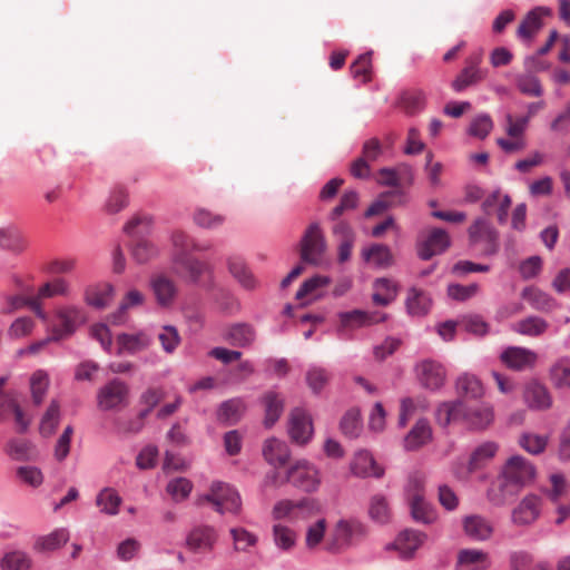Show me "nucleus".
I'll list each match as a JSON object with an SVG mask.
<instances>
[{
  "label": "nucleus",
  "instance_id": "obj_57",
  "mask_svg": "<svg viewBox=\"0 0 570 570\" xmlns=\"http://www.w3.org/2000/svg\"><path fill=\"white\" fill-rule=\"evenodd\" d=\"M128 205V193L125 187L116 186L106 200L105 210L108 214H116Z\"/></svg>",
  "mask_w": 570,
  "mask_h": 570
},
{
  "label": "nucleus",
  "instance_id": "obj_28",
  "mask_svg": "<svg viewBox=\"0 0 570 570\" xmlns=\"http://www.w3.org/2000/svg\"><path fill=\"white\" fill-rule=\"evenodd\" d=\"M463 529L465 534L475 541L488 540L493 533L492 523L487 518L476 514L464 518Z\"/></svg>",
  "mask_w": 570,
  "mask_h": 570
},
{
  "label": "nucleus",
  "instance_id": "obj_58",
  "mask_svg": "<svg viewBox=\"0 0 570 570\" xmlns=\"http://www.w3.org/2000/svg\"><path fill=\"white\" fill-rule=\"evenodd\" d=\"M363 258L376 266H389L392 262L390 249L384 245H373L363 250Z\"/></svg>",
  "mask_w": 570,
  "mask_h": 570
},
{
  "label": "nucleus",
  "instance_id": "obj_27",
  "mask_svg": "<svg viewBox=\"0 0 570 570\" xmlns=\"http://www.w3.org/2000/svg\"><path fill=\"white\" fill-rule=\"evenodd\" d=\"M351 471L354 475L361 478H381L384 473L383 469L376 464L371 453L364 450L355 454L351 463Z\"/></svg>",
  "mask_w": 570,
  "mask_h": 570
},
{
  "label": "nucleus",
  "instance_id": "obj_22",
  "mask_svg": "<svg viewBox=\"0 0 570 570\" xmlns=\"http://www.w3.org/2000/svg\"><path fill=\"white\" fill-rule=\"evenodd\" d=\"M256 336L255 327L248 323H234L224 333L225 341L233 346L242 348L252 346L256 341Z\"/></svg>",
  "mask_w": 570,
  "mask_h": 570
},
{
  "label": "nucleus",
  "instance_id": "obj_47",
  "mask_svg": "<svg viewBox=\"0 0 570 570\" xmlns=\"http://www.w3.org/2000/svg\"><path fill=\"white\" fill-rule=\"evenodd\" d=\"M121 502L117 491L111 488L102 489L96 498V504L100 508V512L108 515H116Z\"/></svg>",
  "mask_w": 570,
  "mask_h": 570
},
{
  "label": "nucleus",
  "instance_id": "obj_33",
  "mask_svg": "<svg viewBox=\"0 0 570 570\" xmlns=\"http://www.w3.org/2000/svg\"><path fill=\"white\" fill-rule=\"evenodd\" d=\"M432 438V430L426 420H419L404 438V448L409 451L416 450L428 443Z\"/></svg>",
  "mask_w": 570,
  "mask_h": 570
},
{
  "label": "nucleus",
  "instance_id": "obj_52",
  "mask_svg": "<svg viewBox=\"0 0 570 570\" xmlns=\"http://www.w3.org/2000/svg\"><path fill=\"white\" fill-rule=\"evenodd\" d=\"M498 451V445L494 442H485L478 446L471 454L469 469L474 471L482 466L487 461L492 459Z\"/></svg>",
  "mask_w": 570,
  "mask_h": 570
},
{
  "label": "nucleus",
  "instance_id": "obj_49",
  "mask_svg": "<svg viewBox=\"0 0 570 570\" xmlns=\"http://www.w3.org/2000/svg\"><path fill=\"white\" fill-rule=\"evenodd\" d=\"M70 285L65 278H55L51 282L45 283L38 291L35 298L41 299L51 298L55 296H66L69 294Z\"/></svg>",
  "mask_w": 570,
  "mask_h": 570
},
{
  "label": "nucleus",
  "instance_id": "obj_36",
  "mask_svg": "<svg viewBox=\"0 0 570 570\" xmlns=\"http://www.w3.org/2000/svg\"><path fill=\"white\" fill-rule=\"evenodd\" d=\"M549 328V323L539 316L525 317L512 325V330L521 335L538 337Z\"/></svg>",
  "mask_w": 570,
  "mask_h": 570
},
{
  "label": "nucleus",
  "instance_id": "obj_15",
  "mask_svg": "<svg viewBox=\"0 0 570 570\" xmlns=\"http://www.w3.org/2000/svg\"><path fill=\"white\" fill-rule=\"evenodd\" d=\"M288 433L293 442L306 444L313 434L311 416L302 409H294L289 415Z\"/></svg>",
  "mask_w": 570,
  "mask_h": 570
},
{
  "label": "nucleus",
  "instance_id": "obj_31",
  "mask_svg": "<svg viewBox=\"0 0 570 570\" xmlns=\"http://www.w3.org/2000/svg\"><path fill=\"white\" fill-rule=\"evenodd\" d=\"M392 508L389 499L381 493L371 497L368 502V517L379 524H386L392 520Z\"/></svg>",
  "mask_w": 570,
  "mask_h": 570
},
{
  "label": "nucleus",
  "instance_id": "obj_5",
  "mask_svg": "<svg viewBox=\"0 0 570 570\" xmlns=\"http://www.w3.org/2000/svg\"><path fill=\"white\" fill-rule=\"evenodd\" d=\"M285 482L292 483L306 492H314L321 483L318 470L306 460H298L286 472V476L282 478L277 471H273L265 478V484L271 487H279Z\"/></svg>",
  "mask_w": 570,
  "mask_h": 570
},
{
  "label": "nucleus",
  "instance_id": "obj_30",
  "mask_svg": "<svg viewBox=\"0 0 570 570\" xmlns=\"http://www.w3.org/2000/svg\"><path fill=\"white\" fill-rule=\"evenodd\" d=\"M274 546L283 553H291L297 543V533L292 528L276 523L272 527Z\"/></svg>",
  "mask_w": 570,
  "mask_h": 570
},
{
  "label": "nucleus",
  "instance_id": "obj_11",
  "mask_svg": "<svg viewBox=\"0 0 570 570\" xmlns=\"http://www.w3.org/2000/svg\"><path fill=\"white\" fill-rule=\"evenodd\" d=\"M542 500L539 495L527 494L512 510L511 521L518 527H528L534 523L541 514Z\"/></svg>",
  "mask_w": 570,
  "mask_h": 570
},
{
  "label": "nucleus",
  "instance_id": "obj_53",
  "mask_svg": "<svg viewBox=\"0 0 570 570\" xmlns=\"http://www.w3.org/2000/svg\"><path fill=\"white\" fill-rule=\"evenodd\" d=\"M424 106L425 94L422 90H407L401 96V107L410 115L421 111Z\"/></svg>",
  "mask_w": 570,
  "mask_h": 570
},
{
  "label": "nucleus",
  "instance_id": "obj_44",
  "mask_svg": "<svg viewBox=\"0 0 570 570\" xmlns=\"http://www.w3.org/2000/svg\"><path fill=\"white\" fill-rule=\"evenodd\" d=\"M0 247L9 252L19 253L27 247V239L23 234L14 227L1 228Z\"/></svg>",
  "mask_w": 570,
  "mask_h": 570
},
{
  "label": "nucleus",
  "instance_id": "obj_20",
  "mask_svg": "<svg viewBox=\"0 0 570 570\" xmlns=\"http://www.w3.org/2000/svg\"><path fill=\"white\" fill-rule=\"evenodd\" d=\"M417 376L423 386L430 390L440 389L445 381V370L442 364L426 360L421 362L417 367Z\"/></svg>",
  "mask_w": 570,
  "mask_h": 570
},
{
  "label": "nucleus",
  "instance_id": "obj_45",
  "mask_svg": "<svg viewBox=\"0 0 570 570\" xmlns=\"http://www.w3.org/2000/svg\"><path fill=\"white\" fill-rule=\"evenodd\" d=\"M145 296L137 289L129 291L120 303L118 311L109 316L111 324L120 325L127 320L126 313L128 308L139 306L144 303Z\"/></svg>",
  "mask_w": 570,
  "mask_h": 570
},
{
  "label": "nucleus",
  "instance_id": "obj_4",
  "mask_svg": "<svg viewBox=\"0 0 570 570\" xmlns=\"http://www.w3.org/2000/svg\"><path fill=\"white\" fill-rule=\"evenodd\" d=\"M368 528L358 520H338L328 533L324 549L330 553H341L363 542Z\"/></svg>",
  "mask_w": 570,
  "mask_h": 570
},
{
  "label": "nucleus",
  "instance_id": "obj_62",
  "mask_svg": "<svg viewBox=\"0 0 570 570\" xmlns=\"http://www.w3.org/2000/svg\"><path fill=\"white\" fill-rule=\"evenodd\" d=\"M548 440L543 435L524 433L520 436L519 444L531 454H540L544 451Z\"/></svg>",
  "mask_w": 570,
  "mask_h": 570
},
{
  "label": "nucleus",
  "instance_id": "obj_32",
  "mask_svg": "<svg viewBox=\"0 0 570 570\" xmlns=\"http://www.w3.org/2000/svg\"><path fill=\"white\" fill-rule=\"evenodd\" d=\"M114 287L109 283L96 284L87 287L85 299L95 308H105L112 299Z\"/></svg>",
  "mask_w": 570,
  "mask_h": 570
},
{
  "label": "nucleus",
  "instance_id": "obj_26",
  "mask_svg": "<svg viewBox=\"0 0 570 570\" xmlns=\"http://www.w3.org/2000/svg\"><path fill=\"white\" fill-rule=\"evenodd\" d=\"M550 13V10L544 7H537L524 17L519 24L517 35L520 39L529 42L538 33L542 27V17Z\"/></svg>",
  "mask_w": 570,
  "mask_h": 570
},
{
  "label": "nucleus",
  "instance_id": "obj_35",
  "mask_svg": "<svg viewBox=\"0 0 570 570\" xmlns=\"http://www.w3.org/2000/svg\"><path fill=\"white\" fill-rule=\"evenodd\" d=\"M432 301L428 293L419 288H411L406 298V308L412 316H424L430 307Z\"/></svg>",
  "mask_w": 570,
  "mask_h": 570
},
{
  "label": "nucleus",
  "instance_id": "obj_9",
  "mask_svg": "<svg viewBox=\"0 0 570 570\" xmlns=\"http://www.w3.org/2000/svg\"><path fill=\"white\" fill-rule=\"evenodd\" d=\"M469 239L472 245H480L485 255H492L498 249V233L483 218H478L469 227Z\"/></svg>",
  "mask_w": 570,
  "mask_h": 570
},
{
  "label": "nucleus",
  "instance_id": "obj_41",
  "mask_svg": "<svg viewBox=\"0 0 570 570\" xmlns=\"http://www.w3.org/2000/svg\"><path fill=\"white\" fill-rule=\"evenodd\" d=\"M30 393L35 405H40L49 390L50 377L45 370H37L30 377Z\"/></svg>",
  "mask_w": 570,
  "mask_h": 570
},
{
  "label": "nucleus",
  "instance_id": "obj_1",
  "mask_svg": "<svg viewBox=\"0 0 570 570\" xmlns=\"http://www.w3.org/2000/svg\"><path fill=\"white\" fill-rule=\"evenodd\" d=\"M173 254L171 271L187 283L198 285L203 277L208 281L204 284L206 288L213 286V267L206 262L193 256L194 252H207L212 248L210 243H199L188 234L176 230L171 235Z\"/></svg>",
  "mask_w": 570,
  "mask_h": 570
},
{
  "label": "nucleus",
  "instance_id": "obj_56",
  "mask_svg": "<svg viewBox=\"0 0 570 570\" xmlns=\"http://www.w3.org/2000/svg\"><path fill=\"white\" fill-rule=\"evenodd\" d=\"M31 560L22 551H13L4 554L1 561L2 570H29Z\"/></svg>",
  "mask_w": 570,
  "mask_h": 570
},
{
  "label": "nucleus",
  "instance_id": "obj_24",
  "mask_svg": "<svg viewBox=\"0 0 570 570\" xmlns=\"http://www.w3.org/2000/svg\"><path fill=\"white\" fill-rule=\"evenodd\" d=\"M523 397L524 402L532 410L544 411L552 405V397L548 389L537 381L527 384Z\"/></svg>",
  "mask_w": 570,
  "mask_h": 570
},
{
  "label": "nucleus",
  "instance_id": "obj_19",
  "mask_svg": "<svg viewBox=\"0 0 570 570\" xmlns=\"http://www.w3.org/2000/svg\"><path fill=\"white\" fill-rule=\"evenodd\" d=\"M450 246L448 233L440 228H433L426 238L419 245V256L428 261L434 255L443 253Z\"/></svg>",
  "mask_w": 570,
  "mask_h": 570
},
{
  "label": "nucleus",
  "instance_id": "obj_18",
  "mask_svg": "<svg viewBox=\"0 0 570 570\" xmlns=\"http://www.w3.org/2000/svg\"><path fill=\"white\" fill-rule=\"evenodd\" d=\"M340 327L338 332L342 333L345 330H353L375 323L383 322L385 315L381 313H367L361 309H354L351 312H342L338 314Z\"/></svg>",
  "mask_w": 570,
  "mask_h": 570
},
{
  "label": "nucleus",
  "instance_id": "obj_21",
  "mask_svg": "<svg viewBox=\"0 0 570 570\" xmlns=\"http://www.w3.org/2000/svg\"><path fill=\"white\" fill-rule=\"evenodd\" d=\"M153 343V337L144 332L137 333H121L117 336L118 351L117 354L122 353L137 354L147 350Z\"/></svg>",
  "mask_w": 570,
  "mask_h": 570
},
{
  "label": "nucleus",
  "instance_id": "obj_42",
  "mask_svg": "<svg viewBox=\"0 0 570 570\" xmlns=\"http://www.w3.org/2000/svg\"><path fill=\"white\" fill-rule=\"evenodd\" d=\"M411 180L412 169L407 165H401L396 169L383 168L379 173V183L385 186H399Z\"/></svg>",
  "mask_w": 570,
  "mask_h": 570
},
{
  "label": "nucleus",
  "instance_id": "obj_61",
  "mask_svg": "<svg viewBox=\"0 0 570 570\" xmlns=\"http://www.w3.org/2000/svg\"><path fill=\"white\" fill-rule=\"evenodd\" d=\"M10 306L12 309L20 308L22 306H28L41 321L47 322L48 315L42 309L41 303L38 302V298L35 296L31 297H22V296H13L9 299Z\"/></svg>",
  "mask_w": 570,
  "mask_h": 570
},
{
  "label": "nucleus",
  "instance_id": "obj_34",
  "mask_svg": "<svg viewBox=\"0 0 570 570\" xmlns=\"http://www.w3.org/2000/svg\"><path fill=\"white\" fill-rule=\"evenodd\" d=\"M228 269L234 278L245 288L254 289L257 286V281L253 273L248 269L245 262L240 257H230L228 259Z\"/></svg>",
  "mask_w": 570,
  "mask_h": 570
},
{
  "label": "nucleus",
  "instance_id": "obj_10",
  "mask_svg": "<svg viewBox=\"0 0 570 570\" xmlns=\"http://www.w3.org/2000/svg\"><path fill=\"white\" fill-rule=\"evenodd\" d=\"M129 389L120 380H112L98 392V406L104 411L114 410L127 404Z\"/></svg>",
  "mask_w": 570,
  "mask_h": 570
},
{
  "label": "nucleus",
  "instance_id": "obj_54",
  "mask_svg": "<svg viewBox=\"0 0 570 570\" xmlns=\"http://www.w3.org/2000/svg\"><path fill=\"white\" fill-rule=\"evenodd\" d=\"M326 520L318 519L316 522L308 525L305 533V546L308 550L316 549L323 541L325 542Z\"/></svg>",
  "mask_w": 570,
  "mask_h": 570
},
{
  "label": "nucleus",
  "instance_id": "obj_55",
  "mask_svg": "<svg viewBox=\"0 0 570 570\" xmlns=\"http://www.w3.org/2000/svg\"><path fill=\"white\" fill-rule=\"evenodd\" d=\"M515 82L519 91L525 96L540 97L543 94L541 82L534 75H519L515 79Z\"/></svg>",
  "mask_w": 570,
  "mask_h": 570
},
{
  "label": "nucleus",
  "instance_id": "obj_39",
  "mask_svg": "<svg viewBox=\"0 0 570 570\" xmlns=\"http://www.w3.org/2000/svg\"><path fill=\"white\" fill-rule=\"evenodd\" d=\"M245 411V405L239 399H232L220 404L217 420L224 424H236Z\"/></svg>",
  "mask_w": 570,
  "mask_h": 570
},
{
  "label": "nucleus",
  "instance_id": "obj_50",
  "mask_svg": "<svg viewBox=\"0 0 570 570\" xmlns=\"http://www.w3.org/2000/svg\"><path fill=\"white\" fill-rule=\"evenodd\" d=\"M550 380L558 389H570V360L561 358L550 368Z\"/></svg>",
  "mask_w": 570,
  "mask_h": 570
},
{
  "label": "nucleus",
  "instance_id": "obj_7",
  "mask_svg": "<svg viewBox=\"0 0 570 570\" xmlns=\"http://www.w3.org/2000/svg\"><path fill=\"white\" fill-rule=\"evenodd\" d=\"M482 60L483 52L481 50L472 52L465 59V67L451 83L454 91H463L468 87L476 85L487 78L488 71L480 67Z\"/></svg>",
  "mask_w": 570,
  "mask_h": 570
},
{
  "label": "nucleus",
  "instance_id": "obj_29",
  "mask_svg": "<svg viewBox=\"0 0 570 570\" xmlns=\"http://www.w3.org/2000/svg\"><path fill=\"white\" fill-rule=\"evenodd\" d=\"M489 567L488 553L478 549H464L458 554L459 570H485Z\"/></svg>",
  "mask_w": 570,
  "mask_h": 570
},
{
  "label": "nucleus",
  "instance_id": "obj_60",
  "mask_svg": "<svg viewBox=\"0 0 570 570\" xmlns=\"http://www.w3.org/2000/svg\"><path fill=\"white\" fill-rule=\"evenodd\" d=\"M230 534L234 540V548L236 551L246 552L250 547L256 546L258 538L254 533L244 528L230 529Z\"/></svg>",
  "mask_w": 570,
  "mask_h": 570
},
{
  "label": "nucleus",
  "instance_id": "obj_38",
  "mask_svg": "<svg viewBox=\"0 0 570 570\" xmlns=\"http://www.w3.org/2000/svg\"><path fill=\"white\" fill-rule=\"evenodd\" d=\"M456 392L462 399H480L484 394V389L476 376L463 374L456 380Z\"/></svg>",
  "mask_w": 570,
  "mask_h": 570
},
{
  "label": "nucleus",
  "instance_id": "obj_40",
  "mask_svg": "<svg viewBox=\"0 0 570 570\" xmlns=\"http://www.w3.org/2000/svg\"><path fill=\"white\" fill-rule=\"evenodd\" d=\"M69 540L67 529H57L53 532L39 537L35 542V550L39 552L53 551L62 547Z\"/></svg>",
  "mask_w": 570,
  "mask_h": 570
},
{
  "label": "nucleus",
  "instance_id": "obj_12",
  "mask_svg": "<svg viewBox=\"0 0 570 570\" xmlns=\"http://www.w3.org/2000/svg\"><path fill=\"white\" fill-rule=\"evenodd\" d=\"M56 317L58 323L52 327L55 340H61L71 335L76 327L85 322L82 311L75 306L59 308Z\"/></svg>",
  "mask_w": 570,
  "mask_h": 570
},
{
  "label": "nucleus",
  "instance_id": "obj_13",
  "mask_svg": "<svg viewBox=\"0 0 570 570\" xmlns=\"http://www.w3.org/2000/svg\"><path fill=\"white\" fill-rule=\"evenodd\" d=\"M218 534L214 527L196 525L186 537V547L194 553L210 552L217 542Z\"/></svg>",
  "mask_w": 570,
  "mask_h": 570
},
{
  "label": "nucleus",
  "instance_id": "obj_64",
  "mask_svg": "<svg viewBox=\"0 0 570 570\" xmlns=\"http://www.w3.org/2000/svg\"><path fill=\"white\" fill-rule=\"evenodd\" d=\"M193 489V484L185 478H177L171 480L167 485V492L175 501L185 500Z\"/></svg>",
  "mask_w": 570,
  "mask_h": 570
},
{
  "label": "nucleus",
  "instance_id": "obj_48",
  "mask_svg": "<svg viewBox=\"0 0 570 570\" xmlns=\"http://www.w3.org/2000/svg\"><path fill=\"white\" fill-rule=\"evenodd\" d=\"M60 420V404L57 400H51L47 411L45 412L39 431L42 436H51L59 424Z\"/></svg>",
  "mask_w": 570,
  "mask_h": 570
},
{
  "label": "nucleus",
  "instance_id": "obj_3",
  "mask_svg": "<svg viewBox=\"0 0 570 570\" xmlns=\"http://www.w3.org/2000/svg\"><path fill=\"white\" fill-rule=\"evenodd\" d=\"M493 407L488 403L468 407L463 400H456L441 404L436 411V420L441 425L463 421L472 429L483 430L493 422Z\"/></svg>",
  "mask_w": 570,
  "mask_h": 570
},
{
  "label": "nucleus",
  "instance_id": "obj_37",
  "mask_svg": "<svg viewBox=\"0 0 570 570\" xmlns=\"http://www.w3.org/2000/svg\"><path fill=\"white\" fill-rule=\"evenodd\" d=\"M263 404L265 407L264 424L266 428H272L284 410V400L276 392L269 391L263 396Z\"/></svg>",
  "mask_w": 570,
  "mask_h": 570
},
{
  "label": "nucleus",
  "instance_id": "obj_17",
  "mask_svg": "<svg viewBox=\"0 0 570 570\" xmlns=\"http://www.w3.org/2000/svg\"><path fill=\"white\" fill-rule=\"evenodd\" d=\"M500 358L507 367L523 371L534 366L538 355L525 347L510 346L502 352Z\"/></svg>",
  "mask_w": 570,
  "mask_h": 570
},
{
  "label": "nucleus",
  "instance_id": "obj_51",
  "mask_svg": "<svg viewBox=\"0 0 570 570\" xmlns=\"http://www.w3.org/2000/svg\"><path fill=\"white\" fill-rule=\"evenodd\" d=\"M373 302L376 305L385 306L396 297V286L386 278L376 279Z\"/></svg>",
  "mask_w": 570,
  "mask_h": 570
},
{
  "label": "nucleus",
  "instance_id": "obj_6",
  "mask_svg": "<svg viewBox=\"0 0 570 570\" xmlns=\"http://www.w3.org/2000/svg\"><path fill=\"white\" fill-rule=\"evenodd\" d=\"M326 248V239L320 223L309 224L299 242L301 261L317 266L322 263Z\"/></svg>",
  "mask_w": 570,
  "mask_h": 570
},
{
  "label": "nucleus",
  "instance_id": "obj_14",
  "mask_svg": "<svg viewBox=\"0 0 570 570\" xmlns=\"http://www.w3.org/2000/svg\"><path fill=\"white\" fill-rule=\"evenodd\" d=\"M150 288L157 304L161 307L171 306L178 294L176 282L164 273L155 274L151 276Z\"/></svg>",
  "mask_w": 570,
  "mask_h": 570
},
{
  "label": "nucleus",
  "instance_id": "obj_63",
  "mask_svg": "<svg viewBox=\"0 0 570 570\" xmlns=\"http://www.w3.org/2000/svg\"><path fill=\"white\" fill-rule=\"evenodd\" d=\"M330 373L322 367H313L306 373V382L314 393H320L330 381Z\"/></svg>",
  "mask_w": 570,
  "mask_h": 570
},
{
  "label": "nucleus",
  "instance_id": "obj_59",
  "mask_svg": "<svg viewBox=\"0 0 570 570\" xmlns=\"http://www.w3.org/2000/svg\"><path fill=\"white\" fill-rule=\"evenodd\" d=\"M157 248L147 239L137 240L131 248V257L138 264H145L156 257Z\"/></svg>",
  "mask_w": 570,
  "mask_h": 570
},
{
  "label": "nucleus",
  "instance_id": "obj_43",
  "mask_svg": "<svg viewBox=\"0 0 570 570\" xmlns=\"http://www.w3.org/2000/svg\"><path fill=\"white\" fill-rule=\"evenodd\" d=\"M522 297L537 311L549 312L556 306V301L549 294L533 286L524 288Z\"/></svg>",
  "mask_w": 570,
  "mask_h": 570
},
{
  "label": "nucleus",
  "instance_id": "obj_46",
  "mask_svg": "<svg viewBox=\"0 0 570 570\" xmlns=\"http://www.w3.org/2000/svg\"><path fill=\"white\" fill-rule=\"evenodd\" d=\"M410 508L413 519L417 522L429 524L436 520V512L424 500V495H419L416 493L412 499V502H410Z\"/></svg>",
  "mask_w": 570,
  "mask_h": 570
},
{
  "label": "nucleus",
  "instance_id": "obj_2",
  "mask_svg": "<svg viewBox=\"0 0 570 570\" xmlns=\"http://www.w3.org/2000/svg\"><path fill=\"white\" fill-rule=\"evenodd\" d=\"M534 478V465L521 455H513L507 460L498 480L489 488L488 499L494 505H502L509 498L531 484Z\"/></svg>",
  "mask_w": 570,
  "mask_h": 570
},
{
  "label": "nucleus",
  "instance_id": "obj_16",
  "mask_svg": "<svg viewBox=\"0 0 570 570\" xmlns=\"http://www.w3.org/2000/svg\"><path fill=\"white\" fill-rule=\"evenodd\" d=\"M426 535L416 530L402 531L394 542L389 543L386 550H396L402 559H411L415 551L424 543Z\"/></svg>",
  "mask_w": 570,
  "mask_h": 570
},
{
  "label": "nucleus",
  "instance_id": "obj_25",
  "mask_svg": "<svg viewBox=\"0 0 570 570\" xmlns=\"http://www.w3.org/2000/svg\"><path fill=\"white\" fill-rule=\"evenodd\" d=\"M13 415L18 432L27 431L30 420L26 417L18 401L12 394L0 395V421L6 420L9 415Z\"/></svg>",
  "mask_w": 570,
  "mask_h": 570
},
{
  "label": "nucleus",
  "instance_id": "obj_8",
  "mask_svg": "<svg viewBox=\"0 0 570 570\" xmlns=\"http://www.w3.org/2000/svg\"><path fill=\"white\" fill-rule=\"evenodd\" d=\"M205 500L210 502L216 511L220 513H236L240 509V497L238 492L226 483H214L210 488V492L205 497Z\"/></svg>",
  "mask_w": 570,
  "mask_h": 570
},
{
  "label": "nucleus",
  "instance_id": "obj_23",
  "mask_svg": "<svg viewBox=\"0 0 570 570\" xmlns=\"http://www.w3.org/2000/svg\"><path fill=\"white\" fill-rule=\"evenodd\" d=\"M265 461L274 468L284 466L291 456V451L286 442L276 438L267 439L262 450Z\"/></svg>",
  "mask_w": 570,
  "mask_h": 570
}]
</instances>
